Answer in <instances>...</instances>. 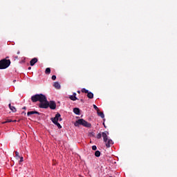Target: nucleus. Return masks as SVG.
<instances>
[{
	"label": "nucleus",
	"instance_id": "1a4fd4ad",
	"mask_svg": "<svg viewBox=\"0 0 177 177\" xmlns=\"http://www.w3.org/2000/svg\"><path fill=\"white\" fill-rule=\"evenodd\" d=\"M107 135H109V132L107 131L102 132V138L104 139V142H106V140L109 139Z\"/></svg>",
	"mask_w": 177,
	"mask_h": 177
},
{
	"label": "nucleus",
	"instance_id": "6e6552de",
	"mask_svg": "<svg viewBox=\"0 0 177 177\" xmlns=\"http://www.w3.org/2000/svg\"><path fill=\"white\" fill-rule=\"evenodd\" d=\"M31 100H32V102L33 103H35V102H39V100H38V94H36V95H32V96L31 97Z\"/></svg>",
	"mask_w": 177,
	"mask_h": 177
},
{
	"label": "nucleus",
	"instance_id": "aec40b11",
	"mask_svg": "<svg viewBox=\"0 0 177 177\" xmlns=\"http://www.w3.org/2000/svg\"><path fill=\"white\" fill-rule=\"evenodd\" d=\"M81 92H82V93H88L89 91L86 90V88H82Z\"/></svg>",
	"mask_w": 177,
	"mask_h": 177
},
{
	"label": "nucleus",
	"instance_id": "7c9ffc66",
	"mask_svg": "<svg viewBox=\"0 0 177 177\" xmlns=\"http://www.w3.org/2000/svg\"><path fill=\"white\" fill-rule=\"evenodd\" d=\"M77 93H81V91H77Z\"/></svg>",
	"mask_w": 177,
	"mask_h": 177
},
{
	"label": "nucleus",
	"instance_id": "cd10ccee",
	"mask_svg": "<svg viewBox=\"0 0 177 177\" xmlns=\"http://www.w3.org/2000/svg\"><path fill=\"white\" fill-rule=\"evenodd\" d=\"M6 121H7V123H8V122H12V120L11 119H8Z\"/></svg>",
	"mask_w": 177,
	"mask_h": 177
},
{
	"label": "nucleus",
	"instance_id": "2f4dec72",
	"mask_svg": "<svg viewBox=\"0 0 177 177\" xmlns=\"http://www.w3.org/2000/svg\"><path fill=\"white\" fill-rule=\"evenodd\" d=\"M19 53H20V51H18V52H17V55H19Z\"/></svg>",
	"mask_w": 177,
	"mask_h": 177
},
{
	"label": "nucleus",
	"instance_id": "7ed1b4c3",
	"mask_svg": "<svg viewBox=\"0 0 177 177\" xmlns=\"http://www.w3.org/2000/svg\"><path fill=\"white\" fill-rule=\"evenodd\" d=\"M51 121L53 122V124L59 122V121H62L60 113H57L55 118H51Z\"/></svg>",
	"mask_w": 177,
	"mask_h": 177
},
{
	"label": "nucleus",
	"instance_id": "dca6fc26",
	"mask_svg": "<svg viewBox=\"0 0 177 177\" xmlns=\"http://www.w3.org/2000/svg\"><path fill=\"white\" fill-rule=\"evenodd\" d=\"M97 115H99V117H101V118H104V113H103V112H100V111H98V112H97Z\"/></svg>",
	"mask_w": 177,
	"mask_h": 177
},
{
	"label": "nucleus",
	"instance_id": "f03ea898",
	"mask_svg": "<svg viewBox=\"0 0 177 177\" xmlns=\"http://www.w3.org/2000/svg\"><path fill=\"white\" fill-rule=\"evenodd\" d=\"M10 66V59H3L0 60V70H5Z\"/></svg>",
	"mask_w": 177,
	"mask_h": 177
},
{
	"label": "nucleus",
	"instance_id": "a878e982",
	"mask_svg": "<svg viewBox=\"0 0 177 177\" xmlns=\"http://www.w3.org/2000/svg\"><path fill=\"white\" fill-rule=\"evenodd\" d=\"M51 78H52L53 81L56 80V75H53Z\"/></svg>",
	"mask_w": 177,
	"mask_h": 177
},
{
	"label": "nucleus",
	"instance_id": "9b49d317",
	"mask_svg": "<svg viewBox=\"0 0 177 177\" xmlns=\"http://www.w3.org/2000/svg\"><path fill=\"white\" fill-rule=\"evenodd\" d=\"M8 107L10 109V110H11V111H12V113H16L17 111V109H16V107L12 106V104H9Z\"/></svg>",
	"mask_w": 177,
	"mask_h": 177
},
{
	"label": "nucleus",
	"instance_id": "4be33fe9",
	"mask_svg": "<svg viewBox=\"0 0 177 177\" xmlns=\"http://www.w3.org/2000/svg\"><path fill=\"white\" fill-rule=\"evenodd\" d=\"M93 108L95 109V110H96L97 112H99V108L96 105L93 104Z\"/></svg>",
	"mask_w": 177,
	"mask_h": 177
},
{
	"label": "nucleus",
	"instance_id": "2eb2a0df",
	"mask_svg": "<svg viewBox=\"0 0 177 177\" xmlns=\"http://www.w3.org/2000/svg\"><path fill=\"white\" fill-rule=\"evenodd\" d=\"M73 113H75V114H77V115H80V109L79 108H74L73 109Z\"/></svg>",
	"mask_w": 177,
	"mask_h": 177
},
{
	"label": "nucleus",
	"instance_id": "f8f14e48",
	"mask_svg": "<svg viewBox=\"0 0 177 177\" xmlns=\"http://www.w3.org/2000/svg\"><path fill=\"white\" fill-rule=\"evenodd\" d=\"M37 62H38V59L35 57L30 60V66H34V64H35V63H37Z\"/></svg>",
	"mask_w": 177,
	"mask_h": 177
},
{
	"label": "nucleus",
	"instance_id": "a211bd4d",
	"mask_svg": "<svg viewBox=\"0 0 177 177\" xmlns=\"http://www.w3.org/2000/svg\"><path fill=\"white\" fill-rule=\"evenodd\" d=\"M45 74L49 75L50 74V68H47L45 71Z\"/></svg>",
	"mask_w": 177,
	"mask_h": 177
},
{
	"label": "nucleus",
	"instance_id": "20e7f679",
	"mask_svg": "<svg viewBox=\"0 0 177 177\" xmlns=\"http://www.w3.org/2000/svg\"><path fill=\"white\" fill-rule=\"evenodd\" d=\"M38 100L40 103L46 102V97L43 94H37Z\"/></svg>",
	"mask_w": 177,
	"mask_h": 177
},
{
	"label": "nucleus",
	"instance_id": "bb28decb",
	"mask_svg": "<svg viewBox=\"0 0 177 177\" xmlns=\"http://www.w3.org/2000/svg\"><path fill=\"white\" fill-rule=\"evenodd\" d=\"M19 158H20L19 162H23L24 161L23 157L19 156Z\"/></svg>",
	"mask_w": 177,
	"mask_h": 177
},
{
	"label": "nucleus",
	"instance_id": "5701e85b",
	"mask_svg": "<svg viewBox=\"0 0 177 177\" xmlns=\"http://www.w3.org/2000/svg\"><path fill=\"white\" fill-rule=\"evenodd\" d=\"M102 133H99L97 135V139H101L102 138Z\"/></svg>",
	"mask_w": 177,
	"mask_h": 177
},
{
	"label": "nucleus",
	"instance_id": "b1692460",
	"mask_svg": "<svg viewBox=\"0 0 177 177\" xmlns=\"http://www.w3.org/2000/svg\"><path fill=\"white\" fill-rule=\"evenodd\" d=\"M15 156L16 157H18V158H20V156L19 155V152L17 151H15Z\"/></svg>",
	"mask_w": 177,
	"mask_h": 177
},
{
	"label": "nucleus",
	"instance_id": "412c9836",
	"mask_svg": "<svg viewBox=\"0 0 177 177\" xmlns=\"http://www.w3.org/2000/svg\"><path fill=\"white\" fill-rule=\"evenodd\" d=\"M54 124H55V125H57V127L59 128V129H62V125L59 124V122H57Z\"/></svg>",
	"mask_w": 177,
	"mask_h": 177
},
{
	"label": "nucleus",
	"instance_id": "4468645a",
	"mask_svg": "<svg viewBox=\"0 0 177 177\" xmlns=\"http://www.w3.org/2000/svg\"><path fill=\"white\" fill-rule=\"evenodd\" d=\"M53 86L55 88V89H60L61 88L60 84H59V82H55Z\"/></svg>",
	"mask_w": 177,
	"mask_h": 177
},
{
	"label": "nucleus",
	"instance_id": "f3484780",
	"mask_svg": "<svg viewBox=\"0 0 177 177\" xmlns=\"http://www.w3.org/2000/svg\"><path fill=\"white\" fill-rule=\"evenodd\" d=\"M87 97H88V99H93V93L88 91V93H87Z\"/></svg>",
	"mask_w": 177,
	"mask_h": 177
},
{
	"label": "nucleus",
	"instance_id": "393cba45",
	"mask_svg": "<svg viewBox=\"0 0 177 177\" xmlns=\"http://www.w3.org/2000/svg\"><path fill=\"white\" fill-rule=\"evenodd\" d=\"M97 147L95 146V145H93V147H92V150H97Z\"/></svg>",
	"mask_w": 177,
	"mask_h": 177
},
{
	"label": "nucleus",
	"instance_id": "72a5a7b5",
	"mask_svg": "<svg viewBox=\"0 0 177 177\" xmlns=\"http://www.w3.org/2000/svg\"><path fill=\"white\" fill-rule=\"evenodd\" d=\"M23 109H24V110H26V107H24Z\"/></svg>",
	"mask_w": 177,
	"mask_h": 177
},
{
	"label": "nucleus",
	"instance_id": "ddd939ff",
	"mask_svg": "<svg viewBox=\"0 0 177 177\" xmlns=\"http://www.w3.org/2000/svg\"><path fill=\"white\" fill-rule=\"evenodd\" d=\"M32 114H38V115H39V112L36 111H28L27 113V115H32Z\"/></svg>",
	"mask_w": 177,
	"mask_h": 177
},
{
	"label": "nucleus",
	"instance_id": "f257e3e1",
	"mask_svg": "<svg viewBox=\"0 0 177 177\" xmlns=\"http://www.w3.org/2000/svg\"><path fill=\"white\" fill-rule=\"evenodd\" d=\"M75 127H80V125H82V127H85V128H91L92 124L91 123L86 122L84 119H79L77 120L75 124Z\"/></svg>",
	"mask_w": 177,
	"mask_h": 177
},
{
	"label": "nucleus",
	"instance_id": "39448f33",
	"mask_svg": "<svg viewBox=\"0 0 177 177\" xmlns=\"http://www.w3.org/2000/svg\"><path fill=\"white\" fill-rule=\"evenodd\" d=\"M39 109H48L49 107V103L46 102H40L39 104Z\"/></svg>",
	"mask_w": 177,
	"mask_h": 177
},
{
	"label": "nucleus",
	"instance_id": "0eeeda50",
	"mask_svg": "<svg viewBox=\"0 0 177 177\" xmlns=\"http://www.w3.org/2000/svg\"><path fill=\"white\" fill-rule=\"evenodd\" d=\"M48 107H50L51 110H55L56 109V103L53 101H51L50 104H48Z\"/></svg>",
	"mask_w": 177,
	"mask_h": 177
},
{
	"label": "nucleus",
	"instance_id": "c85d7f7f",
	"mask_svg": "<svg viewBox=\"0 0 177 177\" xmlns=\"http://www.w3.org/2000/svg\"><path fill=\"white\" fill-rule=\"evenodd\" d=\"M2 124H8L7 120H6V121H5V122H2Z\"/></svg>",
	"mask_w": 177,
	"mask_h": 177
},
{
	"label": "nucleus",
	"instance_id": "f704fd0d",
	"mask_svg": "<svg viewBox=\"0 0 177 177\" xmlns=\"http://www.w3.org/2000/svg\"><path fill=\"white\" fill-rule=\"evenodd\" d=\"M6 59H9V57H7Z\"/></svg>",
	"mask_w": 177,
	"mask_h": 177
},
{
	"label": "nucleus",
	"instance_id": "9d476101",
	"mask_svg": "<svg viewBox=\"0 0 177 177\" xmlns=\"http://www.w3.org/2000/svg\"><path fill=\"white\" fill-rule=\"evenodd\" d=\"M69 99L73 102H75V100H77V93H73V95H70Z\"/></svg>",
	"mask_w": 177,
	"mask_h": 177
},
{
	"label": "nucleus",
	"instance_id": "423d86ee",
	"mask_svg": "<svg viewBox=\"0 0 177 177\" xmlns=\"http://www.w3.org/2000/svg\"><path fill=\"white\" fill-rule=\"evenodd\" d=\"M104 143H106V147H111L113 145H114V142L111 140V139H107L106 141H104Z\"/></svg>",
	"mask_w": 177,
	"mask_h": 177
},
{
	"label": "nucleus",
	"instance_id": "c9c22d12",
	"mask_svg": "<svg viewBox=\"0 0 177 177\" xmlns=\"http://www.w3.org/2000/svg\"><path fill=\"white\" fill-rule=\"evenodd\" d=\"M103 125H104V123H103Z\"/></svg>",
	"mask_w": 177,
	"mask_h": 177
},
{
	"label": "nucleus",
	"instance_id": "6ab92c4d",
	"mask_svg": "<svg viewBox=\"0 0 177 177\" xmlns=\"http://www.w3.org/2000/svg\"><path fill=\"white\" fill-rule=\"evenodd\" d=\"M95 157H100V151H96L95 152Z\"/></svg>",
	"mask_w": 177,
	"mask_h": 177
},
{
	"label": "nucleus",
	"instance_id": "473e14b6",
	"mask_svg": "<svg viewBox=\"0 0 177 177\" xmlns=\"http://www.w3.org/2000/svg\"><path fill=\"white\" fill-rule=\"evenodd\" d=\"M28 70H31V67H29V68H28Z\"/></svg>",
	"mask_w": 177,
	"mask_h": 177
},
{
	"label": "nucleus",
	"instance_id": "c756f323",
	"mask_svg": "<svg viewBox=\"0 0 177 177\" xmlns=\"http://www.w3.org/2000/svg\"><path fill=\"white\" fill-rule=\"evenodd\" d=\"M12 122H17V120H12Z\"/></svg>",
	"mask_w": 177,
	"mask_h": 177
}]
</instances>
